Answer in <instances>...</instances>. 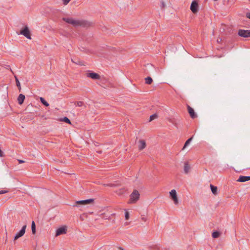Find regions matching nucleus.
<instances>
[{
    "instance_id": "nucleus-39",
    "label": "nucleus",
    "mask_w": 250,
    "mask_h": 250,
    "mask_svg": "<svg viewBox=\"0 0 250 250\" xmlns=\"http://www.w3.org/2000/svg\"><path fill=\"white\" fill-rule=\"evenodd\" d=\"M171 123H173L174 125H175V124L171 121H170Z\"/></svg>"
},
{
    "instance_id": "nucleus-28",
    "label": "nucleus",
    "mask_w": 250,
    "mask_h": 250,
    "mask_svg": "<svg viewBox=\"0 0 250 250\" xmlns=\"http://www.w3.org/2000/svg\"><path fill=\"white\" fill-rule=\"evenodd\" d=\"M75 104H76L77 106H82L83 105V102L82 101H79V102L75 103Z\"/></svg>"
},
{
    "instance_id": "nucleus-21",
    "label": "nucleus",
    "mask_w": 250,
    "mask_h": 250,
    "mask_svg": "<svg viewBox=\"0 0 250 250\" xmlns=\"http://www.w3.org/2000/svg\"><path fill=\"white\" fill-rule=\"evenodd\" d=\"M192 140V137L189 138L186 141V142H185L184 146L182 148V150H184L187 147V146L190 143V142Z\"/></svg>"
},
{
    "instance_id": "nucleus-35",
    "label": "nucleus",
    "mask_w": 250,
    "mask_h": 250,
    "mask_svg": "<svg viewBox=\"0 0 250 250\" xmlns=\"http://www.w3.org/2000/svg\"><path fill=\"white\" fill-rule=\"evenodd\" d=\"M246 17L250 19V13H247L246 14Z\"/></svg>"
},
{
    "instance_id": "nucleus-10",
    "label": "nucleus",
    "mask_w": 250,
    "mask_h": 250,
    "mask_svg": "<svg viewBox=\"0 0 250 250\" xmlns=\"http://www.w3.org/2000/svg\"><path fill=\"white\" fill-rule=\"evenodd\" d=\"M170 195L173 200L174 204L175 205H177L178 204V199L177 196L176 191L175 189H172L171 190V191L169 192Z\"/></svg>"
},
{
    "instance_id": "nucleus-16",
    "label": "nucleus",
    "mask_w": 250,
    "mask_h": 250,
    "mask_svg": "<svg viewBox=\"0 0 250 250\" xmlns=\"http://www.w3.org/2000/svg\"><path fill=\"white\" fill-rule=\"evenodd\" d=\"M190 167L188 162L185 163L184 171L186 173H188L190 170Z\"/></svg>"
},
{
    "instance_id": "nucleus-38",
    "label": "nucleus",
    "mask_w": 250,
    "mask_h": 250,
    "mask_svg": "<svg viewBox=\"0 0 250 250\" xmlns=\"http://www.w3.org/2000/svg\"><path fill=\"white\" fill-rule=\"evenodd\" d=\"M119 249L120 250H124V249H123L122 248H121V247H120V248H119Z\"/></svg>"
},
{
    "instance_id": "nucleus-1",
    "label": "nucleus",
    "mask_w": 250,
    "mask_h": 250,
    "mask_svg": "<svg viewBox=\"0 0 250 250\" xmlns=\"http://www.w3.org/2000/svg\"><path fill=\"white\" fill-rule=\"evenodd\" d=\"M62 20L74 26L88 27L91 25V23L89 22L84 20H75L72 18H63Z\"/></svg>"
},
{
    "instance_id": "nucleus-13",
    "label": "nucleus",
    "mask_w": 250,
    "mask_h": 250,
    "mask_svg": "<svg viewBox=\"0 0 250 250\" xmlns=\"http://www.w3.org/2000/svg\"><path fill=\"white\" fill-rule=\"evenodd\" d=\"M249 180H250V176H240L237 181L239 182H245Z\"/></svg>"
},
{
    "instance_id": "nucleus-20",
    "label": "nucleus",
    "mask_w": 250,
    "mask_h": 250,
    "mask_svg": "<svg viewBox=\"0 0 250 250\" xmlns=\"http://www.w3.org/2000/svg\"><path fill=\"white\" fill-rule=\"evenodd\" d=\"M31 229L33 234H35L36 233V225L34 221H32L31 224Z\"/></svg>"
},
{
    "instance_id": "nucleus-26",
    "label": "nucleus",
    "mask_w": 250,
    "mask_h": 250,
    "mask_svg": "<svg viewBox=\"0 0 250 250\" xmlns=\"http://www.w3.org/2000/svg\"><path fill=\"white\" fill-rule=\"evenodd\" d=\"M71 61L72 62H73V63H75V64H79V65H83V63L82 62L80 61V60H77V61H74L73 60V59H71Z\"/></svg>"
},
{
    "instance_id": "nucleus-8",
    "label": "nucleus",
    "mask_w": 250,
    "mask_h": 250,
    "mask_svg": "<svg viewBox=\"0 0 250 250\" xmlns=\"http://www.w3.org/2000/svg\"><path fill=\"white\" fill-rule=\"evenodd\" d=\"M190 10L194 14L197 13L198 10V3L196 0H193L191 2Z\"/></svg>"
},
{
    "instance_id": "nucleus-3",
    "label": "nucleus",
    "mask_w": 250,
    "mask_h": 250,
    "mask_svg": "<svg viewBox=\"0 0 250 250\" xmlns=\"http://www.w3.org/2000/svg\"><path fill=\"white\" fill-rule=\"evenodd\" d=\"M20 33L28 39H31L30 31L27 26L21 29Z\"/></svg>"
},
{
    "instance_id": "nucleus-11",
    "label": "nucleus",
    "mask_w": 250,
    "mask_h": 250,
    "mask_svg": "<svg viewBox=\"0 0 250 250\" xmlns=\"http://www.w3.org/2000/svg\"><path fill=\"white\" fill-rule=\"evenodd\" d=\"M188 110L191 118L194 119L197 117V115L195 113L194 109L189 105H188Z\"/></svg>"
},
{
    "instance_id": "nucleus-4",
    "label": "nucleus",
    "mask_w": 250,
    "mask_h": 250,
    "mask_svg": "<svg viewBox=\"0 0 250 250\" xmlns=\"http://www.w3.org/2000/svg\"><path fill=\"white\" fill-rule=\"evenodd\" d=\"M238 34L239 36L244 38L250 37V30L239 29Z\"/></svg>"
},
{
    "instance_id": "nucleus-12",
    "label": "nucleus",
    "mask_w": 250,
    "mask_h": 250,
    "mask_svg": "<svg viewBox=\"0 0 250 250\" xmlns=\"http://www.w3.org/2000/svg\"><path fill=\"white\" fill-rule=\"evenodd\" d=\"M138 148L140 150H142L146 147V143L144 140L139 141Z\"/></svg>"
},
{
    "instance_id": "nucleus-32",
    "label": "nucleus",
    "mask_w": 250,
    "mask_h": 250,
    "mask_svg": "<svg viewBox=\"0 0 250 250\" xmlns=\"http://www.w3.org/2000/svg\"><path fill=\"white\" fill-rule=\"evenodd\" d=\"M9 192L8 190H1L0 191V194L6 193Z\"/></svg>"
},
{
    "instance_id": "nucleus-31",
    "label": "nucleus",
    "mask_w": 250,
    "mask_h": 250,
    "mask_svg": "<svg viewBox=\"0 0 250 250\" xmlns=\"http://www.w3.org/2000/svg\"><path fill=\"white\" fill-rule=\"evenodd\" d=\"M129 217V212L126 211L125 212V220H128Z\"/></svg>"
},
{
    "instance_id": "nucleus-36",
    "label": "nucleus",
    "mask_w": 250,
    "mask_h": 250,
    "mask_svg": "<svg viewBox=\"0 0 250 250\" xmlns=\"http://www.w3.org/2000/svg\"><path fill=\"white\" fill-rule=\"evenodd\" d=\"M18 162L20 164H22L24 163V161L21 160H18Z\"/></svg>"
},
{
    "instance_id": "nucleus-19",
    "label": "nucleus",
    "mask_w": 250,
    "mask_h": 250,
    "mask_svg": "<svg viewBox=\"0 0 250 250\" xmlns=\"http://www.w3.org/2000/svg\"><path fill=\"white\" fill-rule=\"evenodd\" d=\"M60 121L61 122H64L68 123L69 124H70V125L71 124V122L70 120L66 117H64L63 118L60 119Z\"/></svg>"
},
{
    "instance_id": "nucleus-17",
    "label": "nucleus",
    "mask_w": 250,
    "mask_h": 250,
    "mask_svg": "<svg viewBox=\"0 0 250 250\" xmlns=\"http://www.w3.org/2000/svg\"><path fill=\"white\" fill-rule=\"evenodd\" d=\"M153 82V80L150 77H147L145 78V83L147 84H150Z\"/></svg>"
},
{
    "instance_id": "nucleus-18",
    "label": "nucleus",
    "mask_w": 250,
    "mask_h": 250,
    "mask_svg": "<svg viewBox=\"0 0 250 250\" xmlns=\"http://www.w3.org/2000/svg\"><path fill=\"white\" fill-rule=\"evenodd\" d=\"M14 78L15 79L16 85L17 86L19 91H20L21 90V86L20 83L16 75L14 76Z\"/></svg>"
},
{
    "instance_id": "nucleus-34",
    "label": "nucleus",
    "mask_w": 250,
    "mask_h": 250,
    "mask_svg": "<svg viewBox=\"0 0 250 250\" xmlns=\"http://www.w3.org/2000/svg\"><path fill=\"white\" fill-rule=\"evenodd\" d=\"M104 185V186H109V187H114V186H115V185L113 184H109Z\"/></svg>"
},
{
    "instance_id": "nucleus-22",
    "label": "nucleus",
    "mask_w": 250,
    "mask_h": 250,
    "mask_svg": "<svg viewBox=\"0 0 250 250\" xmlns=\"http://www.w3.org/2000/svg\"><path fill=\"white\" fill-rule=\"evenodd\" d=\"M220 235V233L217 231H214L212 233V237L214 238H218Z\"/></svg>"
},
{
    "instance_id": "nucleus-33",
    "label": "nucleus",
    "mask_w": 250,
    "mask_h": 250,
    "mask_svg": "<svg viewBox=\"0 0 250 250\" xmlns=\"http://www.w3.org/2000/svg\"><path fill=\"white\" fill-rule=\"evenodd\" d=\"M70 0H62V2L64 5H67Z\"/></svg>"
},
{
    "instance_id": "nucleus-9",
    "label": "nucleus",
    "mask_w": 250,
    "mask_h": 250,
    "mask_svg": "<svg viewBox=\"0 0 250 250\" xmlns=\"http://www.w3.org/2000/svg\"><path fill=\"white\" fill-rule=\"evenodd\" d=\"M26 228V225H25L22 227L21 230L15 235V236L14 237V240H17L20 237L22 236L24 234V233L25 232Z\"/></svg>"
},
{
    "instance_id": "nucleus-30",
    "label": "nucleus",
    "mask_w": 250,
    "mask_h": 250,
    "mask_svg": "<svg viewBox=\"0 0 250 250\" xmlns=\"http://www.w3.org/2000/svg\"><path fill=\"white\" fill-rule=\"evenodd\" d=\"M161 8L162 9H164L166 6L165 2L163 0H161Z\"/></svg>"
},
{
    "instance_id": "nucleus-7",
    "label": "nucleus",
    "mask_w": 250,
    "mask_h": 250,
    "mask_svg": "<svg viewBox=\"0 0 250 250\" xmlns=\"http://www.w3.org/2000/svg\"><path fill=\"white\" fill-rule=\"evenodd\" d=\"M67 232L66 227L63 226L58 228L56 231V236H59L61 234H66Z\"/></svg>"
},
{
    "instance_id": "nucleus-25",
    "label": "nucleus",
    "mask_w": 250,
    "mask_h": 250,
    "mask_svg": "<svg viewBox=\"0 0 250 250\" xmlns=\"http://www.w3.org/2000/svg\"><path fill=\"white\" fill-rule=\"evenodd\" d=\"M40 100L42 102V103L45 106H49V104L44 99V98H42V97H41L40 98Z\"/></svg>"
},
{
    "instance_id": "nucleus-2",
    "label": "nucleus",
    "mask_w": 250,
    "mask_h": 250,
    "mask_svg": "<svg viewBox=\"0 0 250 250\" xmlns=\"http://www.w3.org/2000/svg\"><path fill=\"white\" fill-rule=\"evenodd\" d=\"M140 198V193L139 191L134 189L131 194L130 195V198L128 201V203L129 204H134L136 203L137 201L139 200Z\"/></svg>"
},
{
    "instance_id": "nucleus-29",
    "label": "nucleus",
    "mask_w": 250,
    "mask_h": 250,
    "mask_svg": "<svg viewBox=\"0 0 250 250\" xmlns=\"http://www.w3.org/2000/svg\"><path fill=\"white\" fill-rule=\"evenodd\" d=\"M33 107V105L32 104H28L26 108H25V111H30V108H32Z\"/></svg>"
},
{
    "instance_id": "nucleus-15",
    "label": "nucleus",
    "mask_w": 250,
    "mask_h": 250,
    "mask_svg": "<svg viewBox=\"0 0 250 250\" xmlns=\"http://www.w3.org/2000/svg\"><path fill=\"white\" fill-rule=\"evenodd\" d=\"M210 189H211V190L212 193L215 195H217V187L214 186L213 185L211 184L210 185Z\"/></svg>"
},
{
    "instance_id": "nucleus-24",
    "label": "nucleus",
    "mask_w": 250,
    "mask_h": 250,
    "mask_svg": "<svg viewBox=\"0 0 250 250\" xmlns=\"http://www.w3.org/2000/svg\"><path fill=\"white\" fill-rule=\"evenodd\" d=\"M146 67L147 69H148L151 71L155 69L154 66L151 64L148 63L146 65Z\"/></svg>"
},
{
    "instance_id": "nucleus-6",
    "label": "nucleus",
    "mask_w": 250,
    "mask_h": 250,
    "mask_svg": "<svg viewBox=\"0 0 250 250\" xmlns=\"http://www.w3.org/2000/svg\"><path fill=\"white\" fill-rule=\"evenodd\" d=\"M86 76L88 78H90L93 80H100L101 76L98 73L90 71L86 74Z\"/></svg>"
},
{
    "instance_id": "nucleus-5",
    "label": "nucleus",
    "mask_w": 250,
    "mask_h": 250,
    "mask_svg": "<svg viewBox=\"0 0 250 250\" xmlns=\"http://www.w3.org/2000/svg\"><path fill=\"white\" fill-rule=\"evenodd\" d=\"M94 203V199H89L87 200H80L76 201L75 203V205H73V207H75L77 206V205H84L87 204H89L91 203Z\"/></svg>"
},
{
    "instance_id": "nucleus-23",
    "label": "nucleus",
    "mask_w": 250,
    "mask_h": 250,
    "mask_svg": "<svg viewBox=\"0 0 250 250\" xmlns=\"http://www.w3.org/2000/svg\"><path fill=\"white\" fill-rule=\"evenodd\" d=\"M30 114L27 115L26 117L27 119L32 120L35 116V113L33 112H30Z\"/></svg>"
},
{
    "instance_id": "nucleus-37",
    "label": "nucleus",
    "mask_w": 250,
    "mask_h": 250,
    "mask_svg": "<svg viewBox=\"0 0 250 250\" xmlns=\"http://www.w3.org/2000/svg\"><path fill=\"white\" fill-rule=\"evenodd\" d=\"M141 219L144 222H146L147 220V219L146 217H142Z\"/></svg>"
},
{
    "instance_id": "nucleus-14",
    "label": "nucleus",
    "mask_w": 250,
    "mask_h": 250,
    "mask_svg": "<svg viewBox=\"0 0 250 250\" xmlns=\"http://www.w3.org/2000/svg\"><path fill=\"white\" fill-rule=\"evenodd\" d=\"M25 99V96L22 94H20L18 98V101L19 104H22Z\"/></svg>"
},
{
    "instance_id": "nucleus-27",
    "label": "nucleus",
    "mask_w": 250,
    "mask_h": 250,
    "mask_svg": "<svg viewBox=\"0 0 250 250\" xmlns=\"http://www.w3.org/2000/svg\"><path fill=\"white\" fill-rule=\"evenodd\" d=\"M158 117V115L157 114H154L150 116L149 118V122H151L154 120L155 119H156Z\"/></svg>"
}]
</instances>
